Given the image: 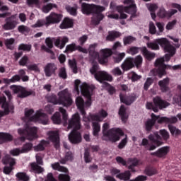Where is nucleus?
<instances>
[{
    "instance_id": "nucleus-1",
    "label": "nucleus",
    "mask_w": 181,
    "mask_h": 181,
    "mask_svg": "<svg viewBox=\"0 0 181 181\" xmlns=\"http://www.w3.org/2000/svg\"><path fill=\"white\" fill-rule=\"evenodd\" d=\"M59 111L62 115L64 127H67L68 125V129H71V128H74L69 135V139L70 141V143L80 144V142H81V134L78 132V129L81 128L80 115L78 113H75L72 115L71 118L69 119V115L67 114V111L66 110V109L63 107H59Z\"/></svg>"
},
{
    "instance_id": "nucleus-2",
    "label": "nucleus",
    "mask_w": 181,
    "mask_h": 181,
    "mask_svg": "<svg viewBox=\"0 0 181 181\" xmlns=\"http://www.w3.org/2000/svg\"><path fill=\"white\" fill-rule=\"evenodd\" d=\"M81 11L84 15H91L95 13L91 18L93 25H99L100 22L104 19V15L101 12L105 11V7L103 6H97L95 4H88L83 3L81 4Z\"/></svg>"
},
{
    "instance_id": "nucleus-3",
    "label": "nucleus",
    "mask_w": 181,
    "mask_h": 181,
    "mask_svg": "<svg viewBox=\"0 0 181 181\" xmlns=\"http://www.w3.org/2000/svg\"><path fill=\"white\" fill-rule=\"evenodd\" d=\"M58 97L55 94L49 95L47 97L48 103L54 105H63L64 107H70L73 104L71 95L69 93V89H64L58 93Z\"/></svg>"
},
{
    "instance_id": "nucleus-4",
    "label": "nucleus",
    "mask_w": 181,
    "mask_h": 181,
    "mask_svg": "<svg viewBox=\"0 0 181 181\" xmlns=\"http://www.w3.org/2000/svg\"><path fill=\"white\" fill-rule=\"evenodd\" d=\"M156 121L158 124H176L177 122V118L176 117L169 118L166 117L156 116L155 114L152 113L151 119H148L144 123V129L147 134H149V132H151L152 129H153Z\"/></svg>"
},
{
    "instance_id": "nucleus-5",
    "label": "nucleus",
    "mask_w": 181,
    "mask_h": 181,
    "mask_svg": "<svg viewBox=\"0 0 181 181\" xmlns=\"http://www.w3.org/2000/svg\"><path fill=\"white\" fill-rule=\"evenodd\" d=\"M110 124L105 123L103 125V136H106L111 142H117L121 139L120 136H124L125 134L122 132V129L119 128H112L109 129ZM109 129V130H108Z\"/></svg>"
},
{
    "instance_id": "nucleus-6",
    "label": "nucleus",
    "mask_w": 181,
    "mask_h": 181,
    "mask_svg": "<svg viewBox=\"0 0 181 181\" xmlns=\"http://www.w3.org/2000/svg\"><path fill=\"white\" fill-rule=\"evenodd\" d=\"M155 67H157V69H154L151 71V73H152L154 76H158L159 78H162L163 76H166L168 73L166 72V70H172L173 66L170 65L165 64V58L161 57L158 58L155 62Z\"/></svg>"
},
{
    "instance_id": "nucleus-7",
    "label": "nucleus",
    "mask_w": 181,
    "mask_h": 181,
    "mask_svg": "<svg viewBox=\"0 0 181 181\" xmlns=\"http://www.w3.org/2000/svg\"><path fill=\"white\" fill-rule=\"evenodd\" d=\"M153 103L148 102L146 105V107L147 110H152L154 112H159V110L168 108V107L170 105V103L165 100H163L162 98L159 96L153 98Z\"/></svg>"
},
{
    "instance_id": "nucleus-8",
    "label": "nucleus",
    "mask_w": 181,
    "mask_h": 181,
    "mask_svg": "<svg viewBox=\"0 0 181 181\" xmlns=\"http://www.w3.org/2000/svg\"><path fill=\"white\" fill-rule=\"evenodd\" d=\"M141 64H142V57L138 55L135 58L127 57L121 64V67L123 71H128L129 70H131V69H134L135 66L137 68L140 67Z\"/></svg>"
},
{
    "instance_id": "nucleus-9",
    "label": "nucleus",
    "mask_w": 181,
    "mask_h": 181,
    "mask_svg": "<svg viewBox=\"0 0 181 181\" xmlns=\"http://www.w3.org/2000/svg\"><path fill=\"white\" fill-rule=\"evenodd\" d=\"M18 132L20 135L25 136L28 141H33L37 138V127L26 126L25 129H18Z\"/></svg>"
},
{
    "instance_id": "nucleus-10",
    "label": "nucleus",
    "mask_w": 181,
    "mask_h": 181,
    "mask_svg": "<svg viewBox=\"0 0 181 181\" xmlns=\"http://www.w3.org/2000/svg\"><path fill=\"white\" fill-rule=\"evenodd\" d=\"M81 91L82 95L87 98V100L85 102V105L90 107V105H91V95H93V91H94V86H90L84 83L81 86Z\"/></svg>"
},
{
    "instance_id": "nucleus-11",
    "label": "nucleus",
    "mask_w": 181,
    "mask_h": 181,
    "mask_svg": "<svg viewBox=\"0 0 181 181\" xmlns=\"http://www.w3.org/2000/svg\"><path fill=\"white\" fill-rule=\"evenodd\" d=\"M148 139L151 142L152 144L148 148V151H155L158 146H161L163 145V142H162V138L158 132H154L148 135Z\"/></svg>"
},
{
    "instance_id": "nucleus-12",
    "label": "nucleus",
    "mask_w": 181,
    "mask_h": 181,
    "mask_svg": "<svg viewBox=\"0 0 181 181\" xmlns=\"http://www.w3.org/2000/svg\"><path fill=\"white\" fill-rule=\"evenodd\" d=\"M5 23L3 25L4 30H13L19 23L18 14H13L9 17H6L4 20Z\"/></svg>"
},
{
    "instance_id": "nucleus-13",
    "label": "nucleus",
    "mask_w": 181,
    "mask_h": 181,
    "mask_svg": "<svg viewBox=\"0 0 181 181\" xmlns=\"http://www.w3.org/2000/svg\"><path fill=\"white\" fill-rule=\"evenodd\" d=\"M1 104V108L4 111H0V118L5 117V115H8L11 111L15 110V106H13V103L6 102V97L1 96L0 97V105Z\"/></svg>"
},
{
    "instance_id": "nucleus-14",
    "label": "nucleus",
    "mask_w": 181,
    "mask_h": 181,
    "mask_svg": "<svg viewBox=\"0 0 181 181\" xmlns=\"http://www.w3.org/2000/svg\"><path fill=\"white\" fill-rule=\"evenodd\" d=\"M10 90H12L14 94L20 93V94H18L20 98H25L35 93L33 90L28 91L25 90L23 87L18 85H11L10 86Z\"/></svg>"
},
{
    "instance_id": "nucleus-15",
    "label": "nucleus",
    "mask_w": 181,
    "mask_h": 181,
    "mask_svg": "<svg viewBox=\"0 0 181 181\" xmlns=\"http://www.w3.org/2000/svg\"><path fill=\"white\" fill-rule=\"evenodd\" d=\"M62 19H63V15L52 12L49 16L45 18V21H47V26L60 23Z\"/></svg>"
},
{
    "instance_id": "nucleus-16",
    "label": "nucleus",
    "mask_w": 181,
    "mask_h": 181,
    "mask_svg": "<svg viewBox=\"0 0 181 181\" xmlns=\"http://www.w3.org/2000/svg\"><path fill=\"white\" fill-rule=\"evenodd\" d=\"M95 80L99 83H104V81H112L113 78L110 74L105 71H99L94 76Z\"/></svg>"
},
{
    "instance_id": "nucleus-17",
    "label": "nucleus",
    "mask_w": 181,
    "mask_h": 181,
    "mask_svg": "<svg viewBox=\"0 0 181 181\" xmlns=\"http://www.w3.org/2000/svg\"><path fill=\"white\" fill-rule=\"evenodd\" d=\"M30 122H36L37 121H41L43 125H47L49 122V119L47 118V115L42 112H38L35 115L28 118Z\"/></svg>"
},
{
    "instance_id": "nucleus-18",
    "label": "nucleus",
    "mask_w": 181,
    "mask_h": 181,
    "mask_svg": "<svg viewBox=\"0 0 181 181\" xmlns=\"http://www.w3.org/2000/svg\"><path fill=\"white\" fill-rule=\"evenodd\" d=\"M170 152V146H165L158 148L156 152L151 153V156L165 159L168 156V153Z\"/></svg>"
},
{
    "instance_id": "nucleus-19",
    "label": "nucleus",
    "mask_w": 181,
    "mask_h": 181,
    "mask_svg": "<svg viewBox=\"0 0 181 181\" xmlns=\"http://www.w3.org/2000/svg\"><path fill=\"white\" fill-rule=\"evenodd\" d=\"M101 52L102 54L98 58L100 64H107V63H108V58L115 54V52L110 49H102Z\"/></svg>"
},
{
    "instance_id": "nucleus-20",
    "label": "nucleus",
    "mask_w": 181,
    "mask_h": 181,
    "mask_svg": "<svg viewBox=\"0 0 181 181\" xmlns=\"http://www.w3.org/2000/svg\"><path fill=\"white\" fill-rule=\"evenodd\" d=\"M28 170L30 173H34V175H42L45 172V168L36 163V162L30 163Z\"/></svg>"
},
{
    "instance_id": "nucleus-21",
    "label": "nucleus",
    "mask_w": 181,
    "mask_h": 181,
    "mask_svg": "<svg viewBox=\"0 0 181 181\" xmlns=\"http://www.w3.org/2000/svg\"><path fill=\"white\" fill-rule=\"evenodd\" d=\"M156 42L163 47L164 52H170V50H174L175 49L166 38L156 39Z\"/></svg>"
},
{
    "instance_id": "nucleus-22",
    "label": "nucleus",
    "mask_w": 181,
    "mask_h": 181,
    "mask_svg": "<svg viewBox=\"0 0 181 181\" xmlns=\"http://www.w3.org/2000/svg\"><path fill=\"white\" fill-rule=\"evenodd\" d=\"M119 98L121 103H123V104H125L126 105H131L132 103L136 100V95L135 93H132L128 96H125L122 95V93H120Z\"/></svg>"
},
{
    "instance_id": "nucleus-23",
    "label": "nucleus",
    "mask_w": 181,
    "mask_h": 181,
    "mask_svg": "<svg viewBox=\"0 0 181 181\" xmlns=\"http://www.w3.org/2000/svg\"><path fill=\"white\" fill-rule=\"evenodd\" d=\"M49 139L52 142V144H54L55 148L59 149L60 148V136L57 132H50Z\"/></svg>"
},
{
    "instance_id": "nucleus-24",
    "label": "nucleus",
    "mask_w": 181,
    "mask_h": 181,
    "mask_svg": "<svg viewBox=\"0 0 181 181\" xmlns=\"http://www.w3.org/2000/svg\"><path fill=\"white\" fill-rule=\"evenodd\" d=\"M57 70V65L54 63H48L44 68L46 77H52V74H56Z\"/></svg>"
},
{
    "instance_id": "nucleus-25",
    "label": "nucleus",
    "mask_w": 181,
    "mask_h": 181,
    "mask_svg": "<svg viewBox=\"0 0 181 181\" xmlns=\"http://www.w3.org/2000/svg\"><path fill=\"white\" fill-rule=\"evenodd\" d=\"M108 117V112L105 110H100L97 114L92 115L90 118L92 121H97L98 122H102V121Z\"/></svg>"
},
{
    "instance_id": "nucleus-26",
    "label": "nucleus",
    "mask_w": 181,
    "mask_h": 181,
    "mask_svg": "<svg viewBox=\"0 0 181 181\" xmlns=\"http://www.w3.org/2000/svg\"><path fill=\"white\" fill-rule=\"evenodd\" d=\"M76 50H78L81 53H87V49L80 45H76V43H71L66 47V52H69V53H73Z\"/></svg>"
},
{
    "instance_id": "nucleus-27",
    "label": "nucleus",
    "mask_w": 181,
    "mask_h": 181,
    "mask_svg": "<svg viewBox=\"0 0 181 181\" xmlns=\"http://www.w3.org/2000/svg\"><path fill=\"white\" fill-rule=\"evenodd\" d=\"M170 83V78H169L168 77L158 81V86L160 87L161 93H167V91H169Z\"/></svg>"
},
{
    "instance_id": "nucleus-28",
    "label": "nucleus",
    "mask_w": 181,
    "mask_h": 181,
    "mask_svg": "<svg viewBox=\"0 0 181 181\" xmlns=\"http://www.w3.org/2000/svg\"><path fill=\"white\" fill-rule=\"evenodd\" d=\"M76 104L81 115L84 117L86 115V110H84V105H85L84 99H83L81 96L77 97L76 99Z\"/></svg>"
},
{
    "instance_id": "nucleus-29",
    "label": "nucleus",
    "mask_w": 181,
    "mask_h": 181,
    "mask_svg": "<svg viewBox=\"0 0 181 181\" xmlns=\"http://www.w3.org/2000/svg\"><path fill=\"white\" fill-rule=\"evenodd\" d=\"M95 47H97V44H92L89 47V55L93 62L100 57V54L95 51Z\"/></svg>"
},
{
    "instance_id": "nucleus-30",
    "label": "nucleus",
    "mask_w": 181,
    "mask_h": 181,
    "mask_svg": "<svg viewBox=\"0 0 181 181\" xmlns=\"http://www.w3.org/2000/svg\"><path fill=\"white\" fill-rule=\"evenodd\" d=\"M125 12L130 13L131 18H136V4H132L124 8Z\"/></svg>"
},
{
    "instance_id": "nucleus-31",
    "label": "nucleus",
    "mask_w": 181,
    "mask_h": 181,
    "mask_svg": "<svg viewBox=\"0 0 181 181\" xmlns=\"http://www.w3.org/2000/svg\"><path fill=\"white\" fill-rule=\"evenodd\" d=\"M140 50L147 60L151 61L153 60V59H155V53L149 52L146 47H141Z\"/></svg>"
},
{
    "instance_id": "nucleus-32",
    "label": "nucleus",
    "mask_w": 181,
    "mask_h": 181,
    "mask_svg": "<svg viewBox=\"0 0 181 181\" xmlns=\"http://www.w3.org/2000/svg\"><path fill=\"white\" fill-rule=\"evenodd\" d=\"M69 42V38L67 37H64L62 40L60 37L57 38L54 42V46L58 47V49H63L66 46V43Z\"/></svg>"
},
{
    "instance_id": "nucleus-33",
    "label": "nucleus",
    "mask_w": 181,
    "mask_h": 181,
    "mask_svg": "<svg viewBox=\"0 0 181 181\" xmlns=\"http://www.w3.org/2000/svg\"><path fill=\"white\" fill-rule=\"evenodd\" d=\"M121 36V33L118 31L112 30L108 32V35L106 37V40L108 42H114L115 39H118Z\"/></svg>"
},
{
    "instance_id": "nucleus-34",
    "label": "nucleus",
    "mask_w": 181,
    "mask_h": 181,
    "mask_svg": "<svg viewBox=\"0 0 181 181\" xmlns=\"http://www.w3.org/2000/svg\"><path fill=\"white\" fill-rule=\"evenodd\" d=\"M49 145V141L46 140H42L40 144L33 147L35 152H42L46 149V146Z\"/></svg>"
},
{
    "instance_id": "nucleus-35",
    "label": "nucleus",
    "mask_w": 181,
    "mask_h": 181,
    "mask_svg": "<svg viewBox=\"0 0 181 181\" xmlns=\"http://www.w3.org/2000/svg\"><path fill=\"white\" fill-rule=\"evenodd\" d=\"M60 29H69L73 28V20L65 18L59 25Z\"/></svg>"
},
{
    "instance_id": "nucleus-36",
    "label": "nucleus",
    "mask_w": 181,
    "mask_h": 181,
    "mask_svg": "<svg viewBox=\"0 0 181 181\" xmlns=\"http://www.w3.org/2000/svg\"><path fill=\"white\" fill-rule=\"evenodd\" d=\"M117 179L120 180L128 181L131 179V170H126L124 173H120L116 175Z\"/></svg>"
},
{
    "instance_id": "nucleus-37",
    "label": "nucleus",
    "mask_w": 181,
    "mask_h": 181,
    "mask_svg": "<svg viewBox=\"0 0 181 181\" xmlns=\"http://www.w3.org/2000/svg\"><path fill=\"white\" fill-rule=\"evenodd\" d=\"M16 177L18 181H29L30 177L25 172H19L16 174Z\"/></svg>"
},
{
    "instance_id": "nucleus-38",
    "label": "nucleus",
    "mask_w": 181,
    "mask_h": 181,
    "mask_svg": "<svg viewBox=\"0 0 181 181\" xmlns=\"http://www.w3.org/2000/svg\"><path fill=\"white\" fill-rule=\"evenodd\" d=\"M18 81H21V76L19 75H14L11 77V78H3V82L4 84L9 86L11 83H18Z\"/></svg>"
},
{
    "instance_id": "nucleus-39",
    "label": "nucleus",
    "mask_w": 181,
    "mask_h": 181,
    "mask_svg": "<svg viewBox=\"0 0 181 181\" xmlns=\"http://www.w3.org/2000/svg\"><path fill=\"white\" fill-rule=\"evenodd\" d=\"M130 162H132V163L127 167V169H129L132 173H135L136 172L135 168L139 165V160L137 158H132Z\"/></svg>"
},
{
    "instance_id": "nucleus-40",
    "label": "nucleus",
    "mask_w": 181,
    "mask_h": 181,
    "mask_svg": "<svg viewBox=\"0 0 181 181\" xmlns=\"http://www.w3.org/2000/svg\"><path fill=\"white\" fill-rule=\"evenodd\" d=\"M144 173L147 176H153L158 175V170L153 166H147L144 170Z\"/></svg>"
},
{
    "instance_id": "nucleus-41",
    "label": "nucleus",
    "mask_w": 181,
    "mask_h": 181,
    "mask_svg": "<svg viewBox=\"0 0 181 181\" xmlns=\"http://www.w3.org/2000/svg\"><path fill=\"white\" fill-rule=\"evenodd\" d=\"M13 140V136L9 133H0V141L1 143L11 142Z\"/></svg>"
},
{
    "instance_id": "nucleus-42",
    "label": "nucleus",
    "mask_w": 181,
    "mask_h": 181,
    "mask_svg": "<svg viewBox=\"0 0 181 181\" xmlns=\"http://www.w3.org/2000/svg\"><path fill=\"white\" fill-rule=\"evenodd\" d=\"M119 115H120L122 122H127L128 117H127V109L125 108V105H121L119 110Z\"/></svg>"
},
{
    "instance_id": "nucleus-43",
    "label": "nucleus",
    "mask_w": 181,
    "mask_h": 181,
    "mask_svg": "<svg viewBox=\"0 0 181 181\" xmlns=\"http://www.w3.org/2000/svg\"><path fill=\"white\" fill-rule=\"evenodd\" d=\"M33 149V144L30 142H27L25 144L23 145L21 152V153H28L30 152Z\"/></svg>"
},
{
    "instance_id": "nucleus-44",
    "label": "nucleus",
    "mask_w": 181,
    "mask_h": 181,
    "mask_svg": "<svg viewBox=\"0 0 181 181\" xmlns=\"http://www.w3.org/2000/svg\"><path fill=\"white\" fill-rule=\"evenodd\" d=\"M158 135H160V138H161V141L163 139V141H168V139H170V134H169V132H168V130L163 129L159 130V132H158Z\"/></svg>"
},
{
    "instance_id": "nucleus-45",
    "label": "nucleus",
    "mask_w": 181,
    "mask_h": 181,
    "mask_svg": "<svg viewBox=\"0 0 181 181\" xmlns=\"http://www.w3.org/2000/svg\"><path fill=\"white\" fill-rule=\"evenodd\" d=\"M53 8H57V5L54 4L49 3L47 5H44L42 6V12H44V13H49L53 9Z\"/></svg>"
},
{
    "instance_id": "nucleus-46",
    "label": "nucleus",
    "mask_w": 181,
    "mask_h": 181,
    "mask_svg": "<svg viewBox=\"0 0 181 181\" xmlns=\"http://www.w3.org/2000/svg\"><path fill=\"white\" fill-rule=\"evenodd\" d=\"M93 125V134L94 136H98V133L100 131H101V126L100 125V123L98 122H93L92 123Z\"/></svg>"
},
{
    "instance_id": "nucleus-47",
    "label": "nucleus",
    "mask_w": 181,
    "mask_h": 181,
    "mask_svg": "<svg viewBox=\"0 0 181 181\" xmlns=\"http://www.w3.org/2000/svg\"><path fill=\"white\" fill-rule=\"evenodd\" d=\"M110 8L113 11V12H124V6H117V3L112 1L110 3Z\"/></svg>"
},
{
    "instance_id": "nucleus-48",
    "label": "nucleus",
    "mask_w": 181,
    "mask_h": 181,
    "mask_svg": "<svg viewBox=\"0 0 181 181\" xmlns=\"http://www.w3.org/2000/svg\"><path fill=\"white\" fill-rule=\"evenodd\" d=\"M100 70V66L98 65V63L93 62L92 67L90 69V73L93 76H95L97 73H98V71Z\"/></svg>"
},
{
    "instance_id": "nucleus-49",
    "label": "nucleus",
    "mask_w": 181,
    "mask_h": 181,
    "mask_svg": "<svg viewBox=\"0 0 181 181\" xmlns=\"http://www.w3.org/2000/svg\"><path fill=\"white\" fill-rule=\"evenodd\" d=\"M104 86L110 95H112L117 93L115 87L111 86V84L108 83V82H104Z\"/></svg>"
},
{
    "instance_id": "nucleus-50",
    "label": "nucleus",
    "mask_w": 181,
    "mask_h": 181,
    "mask_svg": "<svg viewBox=\"0 0 181 181\" xmlns=\"http://www.w3.org/2000/svg\"><path fill=\"white\" fill-rule=\"evenodd\" d=\"M52 169H54V170H58L59 172H67V168H66V167L64 166H61L60 163H54L53 164L51 165Z\"/></svg>"
},
{
    "instance_id": "nucleus-51",
    "label": "nucleus",
    "mask_w": 181,
    "mask_h": 181,
    "mask_svg": "<svg viewBox=\"0 0 181 181\" xmlns=\"http://www.w3.org/2000/svg\"><path fill=\"white\" fill-rule=\"evenodd\" d=\"M52 122L54 124H56L57 125L62 124V116L59 112H56L55 114H54L52 117Z\"/></svg>"
},
{
    "instance_id": "nucleus-52",
    "label": "nucleus",
    "mask_w": 181,
    "mask_h": 181,
    "mask_svg": "<svg viewBox=\"0 0 181 181\" xmlns=\"http://www.w3.org/2000/svg\"><path fill=\"white\" fill-rule=\"evenodd\" d=\"M15 43V39L14 38H10L6 39L4 42V45L6 47V49H8L9 50H13L14 47L12 46Z\"/></svg>"
},
{
    "instance_id": "nucleus-53",
    "label": "nucleus",
    "mask_w": 181,
    "mask_h": 181,
    "mask_svg": "<svg viewBox=\"0 0 181 181\" xmlns=\"http://www.w3.org/2000/svg\"><path fill=\"white\" fill-rule=\"evenodd\" d=\"M47 21L45 19H39L37 21V22L32 25V28H42L43 26H47Z\"/></svg>"
},
{
    "instance_id": "nucleus-54",
    "label": "nucleus",
    "mask_w": 181,
    "mask_h": 181,
    "mask_svg": "<svg viewBox=\"0 0 181 181\" xmlns=\"http://www.w3.org/2000/svg\"><path fill=\"white\" fill-rule=\"evenodd\" d=\"M136 40V38L135 37L129 35L126 36L123 38V43L124 46H127V45H131L132 43H134Z\"/></svg>"
},
{
    "instance_id": "nucleus-55",
    "label": "nucleus",
    "mask_w": 181,
    "mask_h": 181,
    "mask_svg": "<svg viewBox=\"0 0 181 181\" xmlns=\"http://www.w3.org/2000/svg\"><path fill=\"white\" fill-rule=\"evenodd\" d=\"M168 129H169V131L171 134V135H180L181 134V131L180 129L176 128V127L172 125V124H169L168 125Z\"/></svg>"
},
{
    "instance_id": "nucleus-56",
    "label": "nucleus",
    "mask_w": 181,
    "mask_h": 181,
    "mask_svg": "<svg viewBox=\"0 0 181 181\" xmlns=\"http://www.w3.org/2000/svg\"><path fill=\"white\" fill-rule=\"evenodd\" d=\"M125 56V52L118 53L116 57H113V60L115 63H121Z\"/></svg>"
},
{
    "instance_id": "nucleus-57",
    "label": "nucleus",
    "mask_w": 181,
    "mask_h": 181,
    "mask_svg": "<svg viewBox=\"0 0 181 181\" xmlns=\"http://www.w3.org/2000/svg\"><path fill=\"white\" fill-rule=\"evenodd\" d=\"M165 52H167V53H169V54H166L165 55L164 61L165 60V62H169L171 57H173V56H175V54L176 53V48H174L173 50L165 51Z\"/></svg>"
},
{
    "instance_id": "nucleus-58",
    "label": "nucleus",
    "mask_w": 181,
    "mask_h": 181,
    "mask_svg": "<svg viewBox=\"0 0 181 181\" xmlns=\"http://www.w3.org/2000/svg\"><path fill=\"white\" fill-rule=\"evenodd\" d=\"M147 47H148V49H151V50H159V44L156 40L153 42H148Z\"/></svg>"
},
{
    "instance_id": "nucleus-59",
    "label": "nucleus",
    "mask_w": 181,
    "mask_h": 181,
    "mask_svg": "<svg viewBox=\"0 0 181 181\" xmlns=\"http://www.w3.org/2000/svg\"><path fill=\"white\" fill-rule=\"evenodd\" d=\"M83 158L86 163H90L91 160H93V158H91V155L90 154V151H88V149H85Z\"/></svg>"
},
{
    "instance_id": "nucleus-60",
    "label": "nucleus",
    "mask_w": 181,
    "mask_h": 181,
    "mask_svg": "<svg viewBox=\"0 0 181 181\" xmlns=\"http://www.w3.org/2000/svg\"><path fill=\"white\" fill-rule=\"evenodd\" d=\"M159 18H169V12L165 11V8H160L159 11L157 13Z\"/></svg>"
},
{
    "instance_id": "nucleus-61",
    "label": "nucleus",
    "mask_w": 181,
    "mask_h": 181,
    "mask_svg": "<svg viewBox=\"0 0 181 181\" xmlns=\"http://www.w3.org/2000/svg\"><path fill=\"white\" fill-rule=\"evenodd\" d=\"M139 49L141 48L138 47H131L127 49V53H129V54H132V56H134L137 54V53H139Z\"/></svg>"
},
{
    "instance_id": "nucleus-62",
    "label": "nucleus",
    "mask_w": 181,
    "mask_h": 181,
    "mask_svg": "<svg viewBox=\"0 0 181 181\" xmlns=\"http://www.w3.org/2000/svg\"><path fill=\"white\" fill-rule=\"evenodd\" d=\"M26 4L28 6L33 7V6H39L40 4V0H26Z\"/></svg>"
},
{
    "instance_id": "nucleus-63",
    "label": "nucleus",
    "mask_w": 181,
    "mask_h": 181,
    "mask_svg": "<svg viewBox=\"0 0 181 181\" xmlns=\"http://www.w3.org/2000/svg\"><path fill=\"white\" fill-rule=\"evenodd\" d=\"M59 77H60V78H63L64 80L67 78V72L66 71V68L62 67L59 69Z\"/></svg>"
},
{
    "instance_id": "nucleus-64",
    "label": "nucleus",
    "mask_w": 181,
    "mask_h": 181,
    "mask_svg": "<svg viewBox=\"0 0 181 181\" xmlns=\"http://www.w3.org/2000/svg\"><path fill=\"white\" fill-rule=\"evenodd\" d=\"M58 179L59 181H70V175L67 174H59Z\"/></svg>"
}]
</instances>
